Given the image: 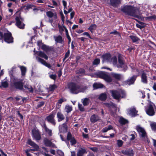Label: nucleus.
Segmentation results:
<instances>
[{"label":"nucleus","mask_w":156,"mask_h":156,"mask_svg":"<svg viewBox=\"0 0 156 156\" xmlns=\"http://www.w3.org/2000/svg\"><path fill=\"white\" fill-rule=\"evenodd\" d=\"M119 64H117L116 57L115 56H112L109 53L103 55V62H107L112 63L115 66L118 68H121L125 71L127 69V67L121 55L119 54L118 56Z\"/></svg>","instance_id":"nucleus-1"},{"label":"nucleus","mask_w":156,"mask_h":156,"mask_svg":"<svg viewBox=\"0 0 156 156\" xmlns=\"http://www.w3.org/2000/svg\"><path fill=\"white\" fill-rule=\"evenodd\" d=\"M45 51H37L34 49V55L36 56V59L38 62L48 68L51 69V65L47 63L44 60L41 58H44L46 60L48 59V56Z\"/></svg>","instance_id":"nucleus-2"},{"label":"nucleus","mask_w":156,"mask_h":156,"mask_svg":"<svg viewBox=\"0 0 156 156\" xmlns=\"http://www.w3.org/2000/svg\"><path fill=\"white\" fill-rule=\"evenodd\" d=\"M121 10L127 14L137 18H139L140 15L137 8L129 5H126L122 7Z\"/></svg>","instance_id":"nucleus-3"},{"label":"nucleus","mask_w":156,"mask_h":156,"mask_svg":"<svg viewBox=\"0 0 156 156\" xmlns=\"http://www.w3.org/2000/svg\"><path fill=\"white\" fill-rule=\"evenodd\" d=\"M69 88L71 93L77 94L80 92H84L87 90L88 87L86 86H80L71 83L69 85Z\"/></svg>","instance_id":"nucleus-4"},{"label":"nucleus","mask_w":156,"mask_h":156,"mask_svg":"<svg viewBox=\"0 0 156 156\" xmlns=\"http://www.w3.org/2000/svg\"><path fill=\"white\" fill-rule=\"evenodd\" d=\"M112 94L113 98L119 101L121 98H123L126 97V94L125 91L122 90H112Z\"/></svg>","instance_id":"nucleus-5"},{"label":"nucleus","mask_w":156,"mask_h":156,"mask_svg":"<svg viewBox=\"0 0 156 156\" xmlns=\"http://www.w3.org/2000/svg\"><path fill=\"white\" fill-rule=\"evenodd\" d=\"M136 129L138 132L140 138L145 142L149 143V140L147 138L146 133L144 129L140 125H138L136 127Z\"/></svg>","instance_id":"nucleus-6"},{"label":"nucleus","mask_w":156,"mask_h":156,"mask_svg":"<svg viewBox=\"0 0 156 156\" xmlns=\"http://www.w3.org/2000/svg\"><path fill=\"white\" fill-rule=\"evenodd\" d=\"M11 81L13 86L16 89L21 90L23 89L22 80H19L12 76L11 78Z\"/></svg>","instance_id":"nucleus-7"},{"label":"nucleus","mask_w":156,"mask_h":156,"mask_svg":"<svg viewBox=\"0 0 156 156\" xmlns=\"http://www.w3.org/2000/svg\"><path fill=\"white\" fill-rule=\"evenodd\" d=\"M3 38L7 43H10L13 42V38L11 34L9 32L4 33V36L2 33L0 32V39Z\"/></svg>","instance_id":"nucleus-8"},{"label":"nucleus","mask_w":156,"mask_h":156,"mask_svg":"<svg viewBox=\"0 0 156 156\" xmlns=\"http://www.w3.org/2000/svg\"><path fill=\"white\" fill-rule=\"evenodd\" d=\"M132 72L133 74H136V76H133L130 79H128L127 81H125V83L128 85L133 84L136 79V76L138 75L139 74V71L136 69H133Z\"/></svg>","instance_id":"nucleus-9"},{"label":"nucleus","mask_w":156,"mask_h":156,"mask_svg":"<svg viewBox=\"0 0 156 156\" xmlns=\"http://www.w3.org/2000/svg\"><path fill=\"white\" fill-rule=\"evenodd\" d=\"M156 107L153 103H151L148 106V108L146 110L147 114L149 116H153L155 113L154 108Z\"/></svg>","instance_id":"nucleus-10"},{"label":"nucleus","mask_w":156,"mask_h":156,"mask_svg":"<svg viewBox=\"0 0 156 156\" xmlns=\"http://www.w3.org/2000/svg\"><path fill=\"white\" fill-rule=\"evenodd\" d=\"M55 115V112H53L46 118V119L47 121L54 126H55L56 124L54 119Z\"/></svg>","instance_id":"nucleus-11"},{"label":"nucleus","mask_w":156,"mask_h":156,"mask_svg":"<svg viewBox=\"0 0 156 156\" xmlns=\"http://www.w3.org/2000/svg\"><path fill=\"white\" fill-rule=\"evenodd\" d=\"M15 20L16 21V25L20 29H23L24 27V24L22 22L23 19L20 16L16 17Z\"/></svg>","instance_id":"nucleus-12"},{"label":"nucleus","mask_w":156,"mask_h":156,"mask_svg":"<svg viewBox=\"0 0 156 156\" xmlns=\"http://www.w3.org/2000/svg\"><path fill=\"white\" fill-rule=\"evenodd\" d=\"M98 75L99 77L104 79L107 82H110L112 80L110 76L104 72H99L98 73Z\"/></svg>","instance_id":"nucleus-13"},{"label":"nucleus","mask_w":156,"mask_h":156,"mask_svg":"<svg viewBox=\"0 0 156 156\" xmlns=\"http://www.w3.org/2000/svg\"><path fill=\"white\" fill-rule=\"evenodd\" d=\"M27 143L28 144L30 145L34 148L33 149L27 150L29 151V152L30 151H37L38 150V146L37 144L35 143L34 142L32 141L31 140H28L27 141Z\"/></svg>","instance_id":"nucleus-14"},{"label":"nucleus","mask_w":156,"mask_h":156,"mask_svg":"<svg viewBox=\"0 0 156 156\" xmlns=\"http://www.w3.org/2000/svg\"><path fill=\"white\" fill-rule=\"evenodd\" d=\"M32 133L33 137L36 140H39L41 139L40 134L38 130L34 129L32 131Z\"/></svg>","instance_id":"nucleus-15"},{"label":"nucleus","mask_w":156,"mask_h":156,"mask_svg":"<svg viewBox=\"0 0 156 156\" xmlns=\"http://www.w3.org/2000/svg\"><path fill=\"white\" fill-rule=\"evenodd\" d=\"M127 112L130 116L134 117L136 115L137 111L134 107H131L127 110Z\"/></svg>","instance_id":"nucleus-16"},{"label":"nucleus","mask_w":156,"mask_h":156,"mask_svg":"<svg viewBox=\"0 0 156 156\" xmlns=\"http://www.w3.org/2000/svg\"><path fill=\"white\" fill-rule=\"evenodd\" d=\"M37 45L39 48L41 49H50V47L42 43L41 40H39L37 41Z\"/></svg>","instance_id":"nucleus-17"},{"label":"nucleus","mask_w":156,"mask_h":156,"mask_svg":"<svg viewBox=\"0 0 156 156\" xmlns=\"http://www.w3.org/2000/svg\"><path fill=\"white\" fill-rule=\"evenodd\" d=\"M122 0H110L111 5L114 7H117L121 4Z\"/></svg>","instance_id":"nucleus-18"},{"label":"nucleus","mask_w":156,"mask_h":156,"mask_svg":"<svg viewBox=\"0 0 156 156\" xmlns=\"http://www.w3.org/2000/svg\"><path fill=\"white\" fill-rule=\"evenodd\" d=\"M54 38L55 41V43L62 44L64 42V40L60 35L54 36Z\"/></svg>","instance_id":"nucleus-19"},{"label":"nucleus","mask_w":156,"mask_h":156,"mask_svg":"<svg viewBox=\"0 0 156 156\" xmlns=\"http://www.w3.org/2000/svg\"><path fill=\"white\" fill-rule=\"evenodd\" d=\"M47 16L49 18H53L55 19L57 18V15L56 12H53L51 11H49L46 12Z\"/></svg>","instance_id":"nucleus-20"},{"label":"nucleus","mask_w":156,"mask_h":156,"mask_svg":"<svg viewBox=\"0 0 156 156\" xmlns=\"http://www.w3.org/2000/svg\"><path fill=\"white\" fill-rule=\"evenodd\" d=\"M122 152L124 154L129 156H133L134 154L133 151L131 149L123 150L122 151Z\"/></svg>","instance_id":"nucleus-21"},{"label":"nucleus","mask_w":156,"mask_h":156,"mask_svg":"<svg viewBox=\"0 0 156 156\" xmlns=\"http://www.w3.org/2000/svg\"><path fill=\"white\" fill-rule=\"evenodd\" d=\"M67 127L66 122L59 126V129L61 132L66 133L67 131Z\"/></svg>","instance_id":"nucleus-22"},{"label":"nucleus","mask_w":156,"mask_h":156,"mask_svg":"<svg viewBox=\"0 0 156 156\" xmlns=\"http://www.w3.org/2000/svg\"><path fill=\"white\" fill-rule=\"evenodd\" d=\"M18 67L20 68L21 71V75L22 76H25L27 72L26 67L23 66H18Z\"/></svg>","instance_id":"nucleus-23"},{"label":"nucleus","mask_w":156,"mask_h":156,"mask_svg":"<svg viewBox=\"0 0 156 156\" xmlns=\"http://www.w3.org/2000/svg\"><path fill=\"white\" fill-rule=\"evenodd\" d=\"M141 81L144 83H147V79L146 74L144 72L143 73L141 74Z\"/></svg>","instance_id":"nucleus-24"},{"label":"nucleus","mask_w":156,"mask_h":156,"mask_svg":"<svg viewBox=\"0 0 156 156\" xmlns=\"http://www.w3.org/2000/svg\"><path fill=\"white\" fill-rule=\"evenodd\" d=\"M99 118L98 115L94 114L91 116L90 118V120L91 122L94 123L99 120Z\"/></svg>","instance_id":"nucleus-25"},{"label":"nucleus","mask_w":156,"mask_h":156,"mask_svg":"<svg viewBox=\"0 0 156 156\" xmlns=\"http://www.w3.org/2000/svg\"><path fill=\"white\" fill-rule=\"evenodd\" d=\"M43 128L49 136H51L52 135V133L51 130L49 129L47 127L45 123L44 124Z\"/></svg>","instance_id":"nucleus-26"},{"label":"nucleus","mask_w":156,"mask_h":156,"mask_svg":"<svg viewBox=\"0 0 156 156\" xmlns=\"http://www.w3.org/2000/svg\"><path fill=\"white\" fill-rule=\"evenodd\" d=\"M58 122H60L64 119L65 117L63 114L60 112H58L57 114Z\"/></svg>","instance_id":"nucleus-27"},{"label":"nucleus","mask_w":156,"mask_h":156,"mask_svg":"<svg viewBox=\"0 0 156 156\" xmlns=\"http://www.w3.org/2000/svg\"><path fill=\"white\" fill-rule=\"evenodd\" d=\"M86 151L85 149L82 148L80 149L77 152V156H83Z\"/></svg>","instance_id":"nucleus-28"},{"label":"nucleus","mask_w":156,"mask_h":156,"mask_svg":"<svg viewBox=\"0 0 156 156\" xmlns=\"http://www.w3.org/2000/svg\"><path fill=\"white\" fill-rule=\"evenodd\" d=\"M82 103L83 105L84 106L88 105L89 104L90 100V99L87 98H85L82 99Z\"/></svg>","instance_id":"nucleus-29"},{"label":"nucleus","mask_w":156,"mask_h":156,"mask_svg":"<svg viewBox=\"0 0 156 156\" xmlns=\"http://www.w3.org/2000/svg\"><path fill=\"white\" fill-rule=\"evenodd\" d=\"M44 144L46 146H51L52 144L51 141L46 138L44 139Z\"/></svg>","instance_id":"nucleus-30"},{"label":"nucleus","mask_w":156,"mask_h":156,"mask_svg":"<svg viewBox=\"0 0 156 156\" xmlns=\"http://www.w3.org/2000/svg\"><path fill=\"white\" fill-rule=\"evenodd\" d=\"M2 86L4 88H6L8 87L9 83L7 79H5L2 82Z\"/></svg>","instance_id":"nucleus-31"},{"label":"nucleus","mask_w":156,"mask_h":156,"mask_svg":"<svg viewBox=\"0 0 156 156\" xmlns=\"http://www.w3.org/2000/svg\"><path fill=\"white\" fill-rule=\"evenodd\" d=\"M97 27V25L95 24L91 25L88 28V29L90 31L93 33L94 31L96 29Z\"/></svg>","instance_id":"nucleus-32"},{"label":"nucleus","mask_w":156,"mask_h":156,"mask_svg":"<svg viewBox=\"0 0 156 156\" xmlns=\"http://www.w3.org/2000/svg\"><path fill=\"white\" fill-rule=\"evenodd\" d=\"M94 89H97L99 88H101L103 87V85L100 83H94L93 85Z\"/></svg>","instance_id":"nucleus-33"},{"label":"nucleus","mask_w":156,"mask_h":156,"mask_svg":"<svg viewBox=\"0 0 156 156\" xmlns=\"http://www.w3.org/2000/svg\"><path fill=\"white\" fill-rule=\"evenodd\" d=\"M119 122L122 125H124L128 122V121L122 117H120L119 120Z\"/></svg>","instance_id":"nucleus-34"},{"label":"nucleus","mask_w":156,"mask_h":156,"mask_svg":"<svg viewBox=\"0 0 156 156\" xmlns=\"http://www.w3.org/2000/svg\"><path fill=\"white\" fill-rule=\"evenodd\" d=\"M112 76L113 77L117 80H120L122 77L121 75L114 73H112Z\"/></svg>","instance_id":"nucleus-35"},{"label":"nucleus","mask_w":156,"mask_h":156,"mask_svg":"<svg viewBox=\"0 0 156 156\" xmlns=\"http://www.w3.org/2000/svg\"><path fill=\"white\" fill-rule=\"evenodd\" d=\"M112 128L113 127L111 125H109L108 126L104 128L103 129L102 131L103 133H106L108 130L112 129Z\"/></svg>","instance_id":"nucleus-36"},{"label":"nucleus","mask_w":156,"mask_h":156,"mask_svg":"<svg viewBox=\"0 0 156 156\" xmlns=\"http://www.w3.org/2000/svg\"><path fill=\"white\" fill-rule=\"evenodd\" d=\"M106 94L105 93H102L100 95L99 98L101 101H104L106 100Z\"/></svg>","instance_id":"nucleus-37"},{"label":"nucleus","mask_w":156,"mask_h":156,"mask_svg":"<svg viewBox=\"0 0 156 156\" xmlns=\"http://www.w3.org/2000/svg\"><path fill=\"white\" fill-rule=\"evenodd\" d=\"M76 73L80 76L84 74V70L82 69H80L76 71Z\"/></svg>","instance_id":"nucleus-38"},{"label":"nucleus","mask_w":156,"mask_h":156,"mask_svg":"<svg viewBox=\"0 0 156 156\" xmlns=\"http://www.w3.org/2000/svg\"><path fill=\"white\" fill-rule=\"evenodd\" d=\"M129 37L133 42H136L139 40V39L136 36L131 35Z\"/></svg>","instance_id":"nucleus-39"},{"label":"nucleus","mask_w":156,"mask_h":156,"mask_svg":"<svg viewBox=\"0 0 156 156\" xmlns=\"http://www.w3.org/2000/svg\"><path fill=\"white\" fill-rule=\"evenodd\" d=\"M72 109V108L71 106L69 105H66L65 108V111L67 113L70 112Z\"/></svg>","instance_id":"nucleus-40"},{"label":"nucleus","mask_w":156,"mask_h":156,"mask_svg":"<svg viewBox=\"0 0 156 156\" xmlns=\"http://www.w3.org/2000/svg\"><path fill=\"white\" fill-rule=\"evenodd\" d=\"M78 106V108L80 111L81 112H83L85 111V109L83 106L82 104L79 103Z\"/></svg>","instance_id":"nucleus-41"},{"label":"nucleus","mask_w":156,"mask_h":156,"mask_svg":"<svg viewBox=\"0 0 156 156\" xmlns=\"http://www.w3.org/2000/svg\"><path fill=\"white\" fill-rule=\"evenodd\" d=\"M150 126L152 130L156 131V123L152 122L151 123Z\"/></svg>","instance_id":"nucleus-42"},{"label":"nucleus","mask_w":156,"mask_h":156,"mask_svg":"<svg viewBox=\"0 0 156 156\" xmlns=\"http://www.w3.org/2000/svg\"><path fill=\"white\" fill-rule=\"evenodd\" d=\"M25 88L27 89L29 91L32 92L33 91V89L31 86L29 85H25L24 86Z\"/></svg>","instance_id":"nucleus-43"},{"label":"nucleus","mask_w":156,"mask_h":156,"mask_svg":"<svg viewBox=\"0 0 156 156\" xmlns=\"http://www.w3.org/2000/svg\"><path fill=\"white\" fill-rule=\"evenodd\" d=\"M117 144L118 147H121L123 144V142L121 140H117Z\"/></svg>","instance_id":"nucleus-44"},{"label":"nucleus","mask_w":156,"mask_h":156,"mask_svg":"<svg viewBox=\"0 0 156 156\" xmlns=\"http://www.w3.org/2000/svg\"><path fill=\"white\" fill-rule=\"evenodd\" d=\"M16 67L15 66L12 67L9 71V73L10 75L12 76L14 71L15 70Z\"/></svg>","instance_id":"nucleus-45"},{"label":"nucleus","mask_w":156,"mask_h":156,"mask_svg":"<svg viewBox=\"0 0 156 156\" xmlns=\"http://www.w3.org/2000/svg\"><path fill=\"white\" fill-rule=\"evenodd\" d=\"M74 138L72 136V135L70 133H68L67 134V139L68 140H71L73 138Z\"/></svg>","instance_id":"nucleus-46"},{"label":"nucleus","mask_w":156,"mask_h":156,"mask_svg":"<svg viewBox=\"0 0 156 156\" xmlns=\"http://www.w3.org/2000/svg\"><path fill=\"white\" fill-rule=\"evenodd\" d=\"M100 63V60L99 59L96 58L94 60L93 62V64L94 65H97Z\"/></svg>","instance_id":"nucleus-47"},{"label":"nucleus","mask_w":156,"mask_h":156,"mask_svg":"<svg viewBox=\"0 0 156 156\" xmlns=\"http://www.w3.org/2000/svg\"><path fill=\"white\" fill-rule=\"evenodd\" d=\"M69 50L65 54V57L63 60V61H64L65 60L69 57Z\"/></svg>","instance_id":"nucleus-48"},{"label":"nucleus","mask_w":156,"mask_h":156,"mask_svg":"<svg viewBox=\"0 0 156 156\" xmlns=\"http://www.w3.org/2000/svg\"><path fill=\"white\" fill-rule=\"evenodd\" d=\"M71 144V145H74L76 144V142L75 139L73 138L70 140Z\"/></svg>","instance_id":"nucleus-49"},{"label":"nucleus","mask_w":156,"mask_h":156,"mask_svg":"<svg viewBox=\"0 0 156 156\" xmlns=\"http://www.w3.org/2000/svg\"><path fill=\"white\" fill-rule=\"evenodd\" d=\"M56 87V86L55 85H51L49 87L50 90L51 91H52L54 90Z\"/></svg>","instance_id":"nucleus-50"},{"label":"nucleus","mask_w":156,"mask_h":156,"mask_svg":"<svg viewBox=\"0 0 156 156\" xmlns=\"http://www.w3.org/2000/svg\"><path fill=\"white\" fill-rule=\"evenodd\" d=\"M44 102L43 101H41L39 102L38 104L37 107L38 108H40L43 106L44 105Z\"/></svg>","instance_id":"nucleus-51"},{"label":"nucleus","mask_w":156,"mask_h":156,"mask_svg":"<svg viewBox=\"0 0 156 156\" xmlns=\"http://www.w3.org/2000/svg\"><path fill=\"white\" fill-rule=\"evenodd\" d=\"M110 34H114V35H118L119 36H120L119 33L116 30H114L113 31L111 32Z\"/></svg>","instance_id":"nucleus-52"},{"label":"nucleus","mask_w":156,"mask_h":156,"mask_svg":"<svg viewBox=\"0 0 156 156\" xmlns=\"http://www.w3.org/2000/svg\"><path fill=\"white\" fill-rule=\"evenodd\" d=\"M83 35H85L86 36L88 37L90 39H92L91 37H90L89 34L87 32H85L83 33Z\"/></svg>","instance_id":"nucleus-53"},{"label":"nucleus","mask_w":156,"mask_h":156,"mask_svg":"<svg viewBox=\"0 0 156 156\" xmlns=\"http://www.w3.org/2000/svg\"><path fill=\"white\" fill-rule=\"evenodd\" d=\"M105 105L107 106L108 107H110L112 106H113V104L112 103H105Z\"/></svg>","instance_id":"nucleus-54"},{"label":"nucleus","mask_w":156,"mask_h":156,"mask_svg":"<svg viewBox=\"0 0 156 156\" xmlns=\"http://www.w3.org/2000/svg\"><path fill=\"white\" fill-rule=\"evenodd\" d=\"M62 2L63 3V5L64 6V9L66 8V5H67L66 2L64 0H62Z\"/></svg>","instance_id":"nucleus-55"},{"label":"nucleus","mask_w":156,"mask_h":156,"mask_svg":"<svg viewBox=\"0 0 156 156\" xmlns=\"http://www.w3.org/2000/svg\"><path fill=\"white\" fill-rule=\"evenodd\" d=\"M65 101V100H64L63 99H60L58 100V103L61 104L63 101Z\"/></svg>","instance_id":"nucleus-56"},{"label":"nucleus","mask_w":156,"mask_h":156,"mask_svg":"<svg viewBox=\"0 0 156 156\" xmlns=\"http://www.w3.org/2000/svg\"><path fill=\"white\" fill-rule=\"evenodd\" d=\"M74 14H75V13L73 12H72L70 13V19H72L73 18V17L74 16Z\"/></svg>","instance_id":"nucleus-57"},{"label":"nucleus","mask_w":156,"mask_h":156,"mask_svg":"<svg viewBox=\"0 0 156 156\" xmlns=\"http://www.w3.org/2000/svg\"><path fill=\"white\" fill-rule=\"evenodd\" d=\"M52 2L53 4V5L54 6H57L58 5L57 3L54 0H52Z\"/></svg>","instance_id":"nucleus-58"},{"label":"nucleus","mask_w":156,"mask_h":156,"mask_svg":"<svg viewBox=\"0 0 156 156\" xmlns=\"http://www.w3.org/2000/svg\"><path fill=\"white\" fill-rule=\"evenodd\" d=\"M83 135L84 138H88V134H84V133H83Z\"/></svg>","instance_id":"nucleus-59"},{"label":"nucleus","mask_w":156,"mask_h":156,"mask_svg":"<svg viewBox=\"0 0 156 156\" xmlns=\"http://www.w3.org/2000/svg\"><path fill=\"white\" fill-rule=\"evenodd\" d=\"M67 38L69 40V43L71 41V39L69 35V34H66V35Z\"/></svg>","instance_id":"nucleus-60"},{"label":"nucleus","mask_w":156,"mask_h":156,"mask_svg":"<svg viewBox=\"0 0 156 156\" xmlns=\"http://www.w3.org/2000/svg\"><path fill=\"white\" fill-rule=\"evenodd\" d=\"M17 112L19 116L20 117V118L21 119H23V116L20 114V113L19 111H18Z\"/></svg>","instance_id":"nucleus-61"},{"label":"nucleus","mask_w":156,"mask_h":156,"mask_svg":"<svg viewBox=\"0 0 156 156\" xmlns=\"http://www.w3.org/2000/svg\"><path fill=\"white\" fill-rule=\"evenodd\" d=\"M29 151L27 150L25 151V153L26 154L27 156H31V155L29 153Z\"/></svg>","instance_id":"nucleus-62"},{"label":"nucleus","mask_w":156,"mask_h":156,"mask_svg":"<svg viewBox=\"0 0 156 156\" xmlns=\"http://www.w3.org/2000/svg\"><path fill=\"white\" fill-rule=\"evenodd\" d=\"M50 78L53 79H55L56 78V76L54 75H52L50 76Z\"/></svg>","instance_id":"nucleus-63"},{"label":"nucleus","mask_w":156,"mask_h":156,"mask_svg":"<svg viewBox=\"0 0 156 156\" xmlns=\"http://www.w3.org/2000/svg\"><path fill=\"white\" fill-rule=\"evenodd\" d=\"M153 142L154 146L155 147H156V140L153 139Z\"/></svg>","instance_id":"nucleus-64"}]
</instances>
